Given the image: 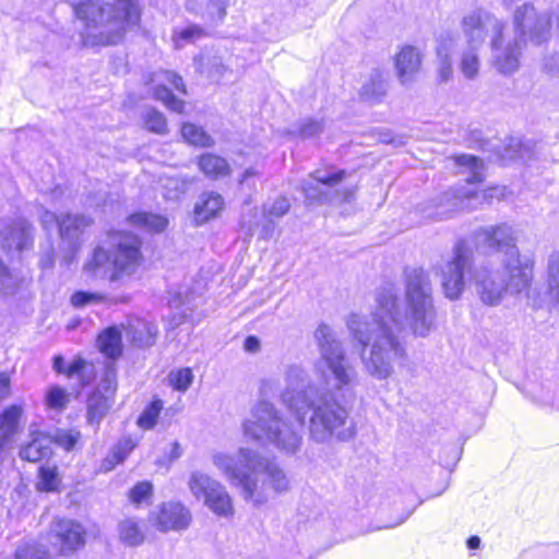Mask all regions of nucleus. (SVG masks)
<instances>
[{"mask_svg":"<svg viewBox=\"0 0 559 559\" xmlns=\"http://www.w3.org/2000/svg\"><path fill=\"white\" fill-rule=\"evenodd\" d=\"M314 337L320 350L314 369L321 382L313 383L307 370L297 364L286 366L283 373L281 401L299 426L284 418L272 403L262 400L242 424L246 438L270 443L288 455L296 454L302 445V426L309 413L308 432L313 442L331 444L354 437L350 411L344 403L354 397L357 371L329 325L320 324Z\"/></svg>","mask_w":559,"mask_h":559,"instance_id":"obj_1","label":"nucleus"},{"mask_svg":"<svg viewBox=\"0 0 559 559\" xmlns=\"http://www.w3.org/2000/svg\"><path fill=\"white\" fill-rule=\"evenodd\" d=\"M405 305L395 284L380 286L370 314L352 313L346 326L361 346L360 361L368 376L386 380L395 366L407 359L403 338L406 328L418 337L429 335L435 326L436 311L430 274L423 267L404 270Z\"/></svg>","mask_w":559,"mask_h":559,"instance_id":"obj_2","label":"nucleus"},{"mask_svg":"<svg viewBox=\"0 0 559 559\" xmlns=\"http://www.w3.org/2000/svg\"><path fill=\"white\" fill-rule=\"evenodd\" d=\"M462 31L467 44L481 47L489 37L491 64L503 75H512L521 67L527 43L542 45L551 36V16L538 12L533 3L519 5L512 14V27L495 14L476 9L463 16Z\"/></svg>","mask_w":559,"mask_h":559,"instance_id":"obj_3","label":"nucleus"},{"mask_svg":"<svg viewBox=\"0 0 559 559\" xmlns=\"http://www.w3.org/2000/svg\"><path fill=\"white\" fill-rule=\"evenodd\" d=\"M475 242L502 254L500 269L484 264L474 275L480 300L497 306L506 294L520 296L525 293L527 297V292L533 288L535 260L520 253L513 228L507 224L483 228L476 233Z\"/></svg>","mask_w":559,"mask_h":559,"instance_id":"obj_4","label":"nucleus"},{"mask_svg":"<svg viewBox=\"0 0 559 559\" xmlns=\"http://www.w3.org/2000/svg\"><path fill=\"white\" fill-rule=\"evenodd\" d=\"M212 463L240 489L243 500L254 506H262L289 489L290 481L285 471L253 450L240 448L237 457L216 452L212 455Z\"/></svg>","mask_w":559,"mask_h":559,"instance_id":"obj_5","label":"nucleus"},{"mask_svg":"<svg viewBox=\"0 0 559 559\" xmlns=\"http://www.w3.org/2000/svg\"><path fill=\"white\" fill-rule=\"evenodd\" d=\"M73 9L84 25L80 33L81 41L91 48L119 44L141 20L136 0H115L112 3L86 0L76 3Z\"/></svg>","mask_w":559,"mask_h":559,"instance_id":"obj_6","label":"nucleus"},{"mask_svg":"<svg viewBox=\"0 0 559 559\" xmlns=\"http://www.w3.org/2000/svg\"><path fill=\"white\" fill-rule=\"evenodd\" d=\"M110 249L96 246L83 265V273L91 278H107L117 286L127 285L138 273L143 262L141 240L126 231L110 236Z\"/></svg>","mask_w":559,"mask_h":559,"instance_id":"obj_7","label":"nucleus"},{"mask_svg":"<svg viewBox=\"0 0 559 559\" xmlns=\"http://www.w3.org/2000/svg\"><path fill=\"white\" fill-rule=\"evenodd\" d=\"M480 266L474 267V252L466 240H460L453 248L452 254L438 266L441 287L450 300H457L468 283L475 285L474 275Z\"/></svg>","mask_w":559,"mask_h":559,"instance_id":"obj_8","label":"nucleus"},{"mask_svg":"<svg viewBox=\"0 0 559 559\" xmlns=\"http://www.w3.org/2000/svg\"><path fill=\"white\" fill-rule=\"evenodd\" d=\"M545 282V290L534 287L527 292V305L559 313V251H552L547 258Z\"/></svg>","mask_w":559,"mask_h":559,"instance_id":"obj_9","label":"nucleus"},{"mask_svg":"<svg viewBox=\"0 0 559 559\" xmlns=\"http://www.w3.org/2000/svg\"><path fill=\"white\" fill-rule=\"evenodd\" d=\"M0 238L8 253H21L33 247L34 227L23 217L3 219L0 224Z\"/></svg>","mask_w":559,"mask_h":559,"instance_id":"obj_10","label":"nucleus"},{"mask_svg":"<svg viewBox=\"0 0 559 559\" xmlns=\"http://www.w3.org/2000/svg\"><path fill=\"white\" fill-rule=\"evenodd\" d=\"M86 532L76 521L59 519L51 523L49 539L58 548L59 552L68 556L83 547L85 544Z\"/></svg>","mask_w":559,"mask_h":559,"instance_id":"obj_11","label":"nucleus"},{"mask_svg":"<svg viewBox=\"0 0 559 559\" xmlns=\"http://www.w3.org/2000/svg\"><path fill=\"white\" fill-rule=\"evenodd\" d=\"M191 520L189 509L179 502L163 503L156 515L152 516L154 525L164 533L185 531L189 527Z\"/></svg>","mask_w":559,"mask_h":559,"instance_id":"obj_12","label":"nucleus"},{"mask_svg":"<svg viewBox=\"0 0 559 559\" xmlns=\"http://www.w3.org/2000/svg\"><path fill=\"white\" fill-rule=\"evenodd\" d=\"M153 83H155L153 95L157 100H160L168 109L175 112H181L185 103L175 97L170 88L166 85L169 84L179 92L186 93L182 79L176 73L170 71H159L154 74Z\"/></svg>","mask_w":559,"mask_h":559,"instance_id":"obj_13","label":"nucleus"},{"mask_svg":"<svg viewBox=\"0 0 559 559\" xmlns=\"http://www.w3.org/2000/svg\"><path fill=\"white\" fill-rule=\"evenodd\" d=\"M344 177L345 171L343 170L334 173L316 171L302 186L306 198L320 202L332 200L323 188L336 187Z\"/></svg>","mask_w":559,"mask_h":559,"instance_id":"obj_14","label":"nucleus"},{"mask_svg":"<svg viewBox=\"0 0 559 559\" xmlns=\"http://www.w3.org/2000/svg\"><path fill=\"white\" fill-rule=\"evenodd\" d=\"M423 55L412 45H405L395 56V69L402 84L412 82L421 68Z\"/></svg>","mask_w":559,"mask_h":559,"instance_id":"obj_15","label":"nucleus"},{"mask_svg":"<svg viewBox=\"0 0 559 559\" xmlns=\"http://www.w3.org/2000/svg\"><path fill=\"white\" fill-rule=\"evenodd\" d=\"M126 335L136 347H148L155 343L157 326L145 319L132 318L126 326Z\"/></svg>","mask_w":559,"mask_h":559,"instance_id":"obj_16","label":"nucleus"},{"mask_svg":"<svg viewBox=\"0 0 559 559\" xmlns=\"http://www.w3.org/2000/svg\"><path fill=\"white\" fill-rule=\"evenodd\" d=\"M290 202L285 197H278L272 202L263 205L264 223L261 227L259 237L262 239H270L275 230V223L278 218L288 213Z\"/></svg>","mask_w":559,"mask_h":559,"instance_id":"obj_17","label":"nucleus"},{"mask_svg":"<svg viewBox=\"0 0 559 559\" xmlns=\"http://www.w3.org/2000/svg\"><path fill=\"white\" fill-rule=\"evenodd\" d=\"M92 224V219L85 215H66L61 217L59 234L63 240L69 242L73 251L78 250L80 235Z\"/></svg>","mask_w":559,"mask_h":559,"instance_id":"obj_18","label":"nucleus"},{"mask_svg":"<svg viewBox=\"0 0 559 559\" xmlns=\"http://www.w3.org/2000/svg\"><path fill=\"white\" fill-rule=\"evenodd\" d=\"M202 503L221 518H231L235 512L233 498L222 483L215 487Z\"/></svg>","mask_w":559,"mask_h":559,"instance_id":"obj_19","label":"nucleus"},{"mask_svg":"<svg viewBox=\"0 0 559 559\" xmlns=\"http://www.w3.org/2000/svg\"><path fill=\"white\" fill-rule=\"evenodd\" d=\"M52 440L43 432L32 433V440L20 450V457L28 462H38L51 454Z\"/></svg>","mask_w":559,"mask_h":559,"instance_id":"obj_20","label":"nucleus"},{"mask_svg":"<svg viewBox=\"0 0 559 559\" xmlns=\"http://www.w3.org/2000/svg\"><path fill=\"white\" fill-rule=\"evenodd\" d=\"M463 206V197L452 192L447 191L440 198L433 200L431 204V210L427 214L428 217L432 219H445L449 218L454 212L460 210Z\"/></svg>","mask_w":559,"mask_h":559,"instance_id":"obj_21","label":"nucleus"},{"mask_svg":"<svg viewBox=\"0 0 559 559\" xmlns=\"http://www.w3.org/2000/svg\"><path fill=\"white\" fill-rule=\"evenodd\" d=\"M224 206L225 202L221 194L216 192H204L200 195L195 204V218L201 223H205L221 213Z\"/></svg>","mask_w":559,"mask_h":559,"instance_id":"obj_22","label":"nucleus"},{"mask_svg":"<svg viewBox=\"0 0 559 559\" xmlns=\"http://www.w3.org/2000/svg\"><path fill=\"white\" fill-rule=\"evenodd\" d=\"M221 481L202 471H192L188 477L187 486L193 498L203 502Z\"/></svg>","mask_w":559,"mask_h":559,"instance_id":"obj_23","label":"nucleus"},{"mask_svg":"<svg viewBox=\"0 0 559 559\" xmlns=\"http://www.w3.org/2000/svg\"><path fill=\"white\" fill-rule=\"evenodd\" d=\"M112 396L95 390L87 399V420L91 425H98L111 407Z\"/></svg>","mask_w":559,"mask_h":559,"instance_id":"obj_24","label":"nucleus"},{"mask_svg":"<svg viewBox=\"0 0 559 559\" xmlns=\"http://www.w3.org/2000/svg\"><path fill=\"white\" fill-rule=\"evenodd\" d=\"M386 93V80L381 70L374 69L369 80L361 86L360 97L370 103H377Z\"/></svg>","mask_w":559,"mask_h":559,"instance_id":"obj_25","label":"nucleus"},{"mask_svg":"<svg viewBox=\"0 0 559 559\" xmlns=\"http://www.w3.org/2000/svg\"><path fill=\"white\" fill-rule=\"evenodd\" d=\"M200 170L210 178H222L230 175L227 160L218 155L206 153L199 158Z\"/></svg>","mask_w":559,"mask_h":559,"instance_id":"obj_26","label":"nucleus"},{"mask_svg":"<svg viewBox=\"0 0 559 559\" xmlns=\"http://www.w3.org/2000/svg\"><path fill=\"white\" fill-rule=\"evenodd\" d=\"M99 350L108 358L116 359L121 355V332L115 328L105 330L97 340Z\"/></svg>","mask_w":559,"mask_h":559,"instance_id":"obj_27","label":"nucleus"},{"mask_svg":"<svg viewBox=\"0 0 559 559\" xmlns=\"http://www.w3.org/2000/svg\"><path fill=\"white\" fill-rule=\"evenodd\" d=\"M128 222L130 225L141 228L146 231H163L167 225L168 221L166 217L162 215L151 214V213H134L128 217Z\"/></svg>","mask_w":559,"mask_h":559,"instance_id":"obj_28","label":"nucleus"},{"mask_svg":"<svg viewBox=\"0 0 559 559\" xmlns=\"http://www.w3.org/2000/svg\"><path fill=\"white\" fill-rule=\"evenodd\" d=\"M120 540L129 547H135L144 542V533L134 519H126L118 527Z\"/></svg>","mask_w":559,"mask_h":559,"instance_id":"obj_29","label":"nucleus"},{"mask_svg":"<svg viewBox=\"0 0 559 559\" xmlns=\"http://www.w3.org/2000/svg\"><path fill=\"white\" fill-rule=\"evenodd\" d=\"M452 39L449 41L441 43L437 48L438 57V80L441 83L448 82L453 75L452 61H451V49Z\"/></svg>","mask_w":559,"mask_h":559,"instance_id":"obj_30","label":"nucleus"},{"mask_svg":"<svg viewBox=\"0 0 559 559\" xmlns=\"http://www.w3.org/2000/svg\"><path fill=\"white\" fill-rule=\"evenodd\" d=\"M192 180L178 177H165L162 179V194L167 200H177L183 195Z\"/></svg>","mask_w":559,"mask_h":559,"instance_id":"obj_31","label":"nucleus"},{"mask_svg":"<svg viewBox=\"0 0 559 559\" xmlns=\"http://www.w3.org/2000/svg\"><path fill=\"white\" fill-rule=\"evenodd\" d=\"M468 49L462 53L460 61V70L464 78L473 80L478 75L480 60L477 53L479 47H473L468 44Z\"/></svg>","mask_w":559,"mask_h":559,"instance_id":"obj_32","label":"nucleus"},{"mask_svg":"<svg viewBox=\"0 0 559 559\" xmlns=\"http://www.w3.org/2000/svg\"><path fill=\"white\" fill-rule=\"evenodd\" d=\"M182 138L190 144L201 147H210L214 144L213 139L202 128L183 123L181 128Z\"/></svg>","mask_w":559,"mask_h":559,"instance_id":"obj_33","label":"nucleus"},{"mask_svg":"<svg viewBox=\"0 0 559 559\" xmlns=\"http://www.w3.org/2000/svg\"><path fill=\"white\" fill-rule=\"evenodd\" d=\"M455 163L469 170L471 174L466 178L468 183L480 182L483 180L484 164L479 158L473 155L462 154L455 157Z\"/></svg>","mask_w":559,"mask_h":559,"instance_id":"obj_34","label":"nucleus"},{"mask_svg":"<svg viewBox=\"0 0 559 559\" xmlns=\"http://www.w3.org/2000/svg\"><path fill=\"white\" fill-rule=\"evenodd\" d=\"M163 407L164 404L162 400L156 399L152 401L139 416L138 426L145 430L153 429Z\"/></svg>","mask_w":559,"mask_h":559,"instance_id":"obj_35","label":"nucleus"},{"mask_svg":"<svg viewBox=\"0 0 559 559\" xmlns=\"http://www.w3.org/2000/svg\"><path fill=\"white\" fill-rule=\"evenodd\" d=\"M70 402L68 392L58 385L50 386L45 394V405L52 411H63Z\"/></svg>","mask_w":559,"mask_h":559,"instance_id":"obj_36","label":"nucleus"},{"mask_svg":"<svg viewBox=\"0 0 559 559\" xmlns=\"http://www.w3.org/2000/svg\"><path fill=\"white\" fill-rule=\"evenodd\" d=\"M61 479L56 466H41L39 468V481L37 489L40 491H56L59 488Z\"/></svg>","mask_w":559,"mask_h":559,"instance_id":"obj_37","label":"nucleus"},{"mask_svg":"<svg viewBox=\"0 0 559 559\" xmlns=\"http://www.w3.org/2000/svg\"><path fill=\"white\" fill-rule=\"evenodd\" d=\"M14 559H50L48 551L38 543L23 542L16 548Z\"/></svg>","mask_w":559,"mask_h":559,"instance_id":"obj_38","label":"nucleus"},{"mask_svg":"<svg viewBox=\"0 0 559 559\" xmlns=\"http://www.w3.org/2000/svg\"><path fill=\"white\" fill-rule=\"evenodd\" d=\"M167 378L174 390L183 393L191 386L194 376L190 368H180L170 371Z\"/></svg>","mask_w":559,"mask_h":559,"instance_id":"obj_39","label":"nucleus"},{"mask_svg":"<svg viewBox=\"0 0 559 559\" xmlns=\"http://www.w3.org/2000/svg\"><path fill=\"white\" fill-rule=\"evenodd\" d=\"M205 36V31L199 25H189L180 31H175L173 39L176 48H181L182 44L194 43Z\"/></svg>","mask_w":559,"mask_h":559,"instance_id":"obj_40","label":"nucleus"},{"mask_svg":"<svg viewBox=\"0 0 559 559\" xmlns=\"http://www.w3.org/2000/svg\"><path fill=\"white\" fill-rule=\"evenodd\" d=\"M228 4V0H210L202 17L211 24H218L225 19Z\"/></svg>","mask_w":559,"mask_h":559,"instance_id":"obj_41","label":"nucleus"},{"mask_svg":"<svg viewBox=\"0 0 559 559\" xmlns=\"http://www.w3.org/2000/svg\"><path fill=\"white\" fill-rule=\"evenodd\" d=\"M143 120L147 130L158 134L167 132V122L162 112L150 108L144 112Z\"/></svg>","mask_w":559,"mask_h":559,"instance_id":"obj_42","label":"nucleus"},{"mask_svg":"<svg viewBox=\"0 0 559 559\" xmlns=\"http://www.w3.org/2000/svg\"><path fill=\"white\" fill-rule=\"evenodd\" d=\"M52 443H56L66 451L74 449L81 438V433L78 430H57L50 436Z\"/></svg>","mask_w":559,"mask_h":559,"instance_id":"obj_43","label":"nucleus"},{"mask_svg":"<svg viewBox=\"0 0 559 559\" xmlns=\"http://www.w3.org/2000/svg\"><path fill=\"white\" fill-rule=\"evenodd\" d=\"M153 495V486L150 481L138 483L129 492V499L133 504L140 506L147 502Z\"/></svg>","mask_w":559,"mask_h":559,"instance_id":"obj_44","label":"nucleus"},{"mask_svg":"<svg viewBox=\"0 0 559 559\" xmlns=\"http://www.w3.org/2000/svg\"><path fill=\"white\" fill-rule=\"evenodd\" d=\"M116 388H117L116 369H115L114 362H110L106 367L104 377L102 379V382H100L98 389L100 391L104 390L105 394L112 396L116 391Z\"/></svg>","mask_w":559,"mask_h":559,"instance_id":"obj_45","label":"nucleus"},{"mask_svg":"<svg viewBox=\"0 0 559 559\" xmlns=\"http://www.w3.org/2000/svg\"><path fill=\"white\" fill-rule=\"evenodd\" d=\"M103 296L96 293L76 292L71 297L74 307H84L88 304H96L103 300Z\"/></svg>","mask_w":559,"mask_h":559,"instance_id":"obj_46","label":"nucleus"},{"mask_svg":"<svg viewBox=\"0 0 559 559\" xmlns=\"http://www.w3.org/2000/svg\"><path fill=\"white\" fill-rule=\"evenodd\" d=\"M134 444L130 439L121 440L112 452V457L115 459L114 464L122 463L130 452L133 450Z\"/></svg>","mask_w":559,"mask_h":559,"instance_id":"obj_47","label":"nucleus"},{"mask_svg":"<svg viewBox=\"0 0 559 559\" xmlns=\"http://www.w3.org/2000/svg\"><path fill=\"white\" fill-rule=\"evenodd\" d=\"M323 127L320 121L307 120L299 128V134L304 139L312 138L322 131Z\"/></svg>","mask_w":559,"mask_h":559,"instance_id":"obj_48","label":"nucleus"},{"mask_svg":"<svg viewBox=\"0 0 559 559\" xmlns=\"http://www.w3.org/2000/svg\"><path fill=\"white\" fill-rule=\"evenodd\" d=\"M60 221L61 218L59 219L55 213L49 211H44L40 215L41 226L47 233H50L56 227L59 229Z\"/></svg>","mask_w":559,"mask_h":559,"instance_id":"obj_49","label":"nucleus"},{"mask_svg":"<svg viewBox=\"0 0 559 559\" xmlns=\"http://www.w3.org/2000/svg\"><path fill=\"white\" fill-rule=\"evenodd\" d=\"M85 366H86V362L84 359L75 358L67 366V370L64 371V374L69 378H73V377L81 378Z\"/></svg>","mask_w":559,"mask_h":559,"instance_id":"obj_50","label":"nucleus"},{"mask_svg":"<svg viewBox=\"0 0 559 559\" xmlns=\"http://www.w3.org/2000/svg\"><path fill=\"white\" fill-rule=\"evenodd\" d=\"M10 377L5 372L0 373V402L10 394Z\"/></svg>","mask_w":559,"mask_h":559,"instance_id":"obj_51","label":"nucleus"},{"mask_svg":"<svg viewBox=\"0 0 559 559\" xmlns=\"http://www.w3.org/2000/svg\"><path fill=\"white\" fill-rule=\"evenodd\" d=\"M355 193L354 186L343 187L341 190H335L333 199H340L342 201H349Z\"/></svg>","mask_w":559,"mask_h":559,"instance_id":"obj_52","label":"nucleus"},{"mask_svg":"<svg viewBox=\"0 0 559 559\" xmlns=\"http://www.w3.org/2000/svg\"><path fill=\"white\" fill-rule=\"evenodd\" d=\"M243 346L247 352L254 353L260 348V341L255 336H248Z\"/></svg>","mask_w":559,"mask_h":559,"instance_id":"obj_53","label":"nucleus"},{"mask_svg":"<svg viewBox=\"0 0 559 559\" xmlns=\"http://www.w3.org/2000/svg\"><path fill=\"white\" fill-rule=\"evenodd\" d=\"M10 281V274L7 266L0 260V289L5 287Z\"/></svg>","mask_w":559,"mask_h":559,"instance_id":"obj_54","label":"nucleus"},{"mask_svg":"<svg viewBox=\"0 0 559 559\" xmlns=\"http://www.w3.org/2000/svg\"><path fill=\"white\" fill-rule=\"evenodd\" d=\"M52 368L56 372L64 374L67 366L62 356L59 355L53 358Z\"/></svg>","mask_w":559,"mask_h":559,"instance_id":"obj_55","label":"nucleus"},{"mask_svg":"<svg viewBox=\"0 0 559 559\" xmlns=\"http://www.w3.org/2000/svg\"><path fill=\"white\" fill-rule=\"evenodd\" d=\"M182 455V449L179 442L175 441L171 444L170 453H169V460L175 461L179 459Z\"/></svg>","mask_w":559,"mask_h":559,"instance_id":"obj_56","label":"nucleus"},{"mask_svg":"<svg viewBox=\"0 0 559 559\" xmlns=\"http://www.w3.org/2000/svg\"><path fill=\"white\" fill-rule=\"evenodd\" d=\"M258 175H259V174H258V171H257L255 169H253V168H248V169H246V170H245V173L242 174V176H241V178H240L239 182H240L241 185L249 183V179H250V178H253V177H257Z\"/></svg>","mask_w":559,"mask_h":559,"instance_id":"obj_57","label":"nucleus"},{"mask_svg":"<svg viewBox=\"0 0 559 559\" xmlns=\"http://www.w3.org/2000/svg\"><path fill=\"white\" fill-rule=\"evenodd\" d=\"M480 546V539L477 536H472L467 539V547L469 549H477Z\"/></svg>","mask_w":559,"mask_h":559,"instance_id":"obj_58","label":"nucleus"},{"mask_svg":"<svg viewBox=\"0 0 559 559\" xmlns=\"http://www.w3.org/2000/svg\"><path fill=\"white\" fill-rule=\"evenodd\" d=\"M381 141L384 143L402 144V141L395 143V140L389 133H383L381 135Z\"/></svg>","mask_w":559,"mask_h":559,"instance_id":"obj_59","label":"nucleus"},{"mask_svg":"<svg viewBox=\"0 0 559 559\" xmlns=\"http://www.w3.org/2000/svg\"><path fill=\"white\" fill-rule=\"evenodd\" d=\"M408 516H409V513H408L407 515L403 516L402 519H400L396 523L391 524V525H386V526H385V528L395 527V526H397V525H400V524L404 523V522H405V520H406Z\"/></svg>","mask_w":559,"mask_h":559,"instance_id":"obj_60","label":"nucleus"},{"mask_svg":"<svg viewBox=\"0 0 559 559\" xmlns=\"http://www.w3.org/2000/svg\"><path fill=\"white\" fill-rule=\"evenodd\" d=\"M502 5L506 8H510L516 0H500Z\"/></svg>","mask_w":559,"mask_h":559,"instance_id":"obj_61","label":"nucleus"},{"mask_svg":"<svg viewBox=\"0 0 559 559\" xmlns=\"http://www.w3.org/2000/svg\"><path fill=\"white\" fill-rule=\"evenodd\" d=\"M187 9H188L189 11H195V9H194V7H193V2H192V0H189V1L187 2Z\"/></svg>","mask_w":559,"mask_h":559,"instance_id":"obj_62","label":"nucleus"},{"mask_svg":"<svg viewBox=\"0 0 559 559\" xmlns=\"http://www.w3.org/2000/svg\"><path fill=\"white\" fill-rule=\"evenodd\" d=\"M266 384H267V381H264L263 382V385H262V390L265 391L266 390Z\"/></svg>","mask_w":559,"mask_h":559,"instance_id":"obj_63","label":"nucleus"},{"mask_svg":"<svg viewBox=\"0 0 559 559\" xmlns=\"http://www.w3.org/2000/svg\"><path fill=\"white\" fill-rule=\"evenodd\" d=\"M249 233H250V235L253 234L252 227H249Z\"/></svg>","mask_w":559,"mask_h":559,"instance_id":"obj_64","label":"nucleus"}]
</instances>
